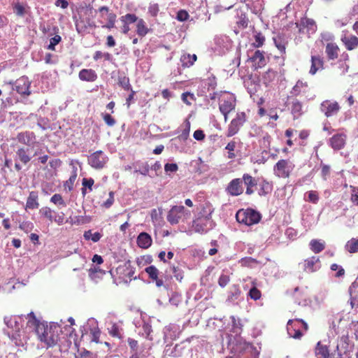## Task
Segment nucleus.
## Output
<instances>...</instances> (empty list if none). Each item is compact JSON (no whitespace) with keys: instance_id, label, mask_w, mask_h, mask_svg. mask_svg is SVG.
<instances>
[{"instance_id":"49530a36","label":"nucleus","mask_w":358,"mask_h":358,"mask_svg":"<svg viewBox=\"0 0 358 358\" xmlns=\"http://www.w3.org/2000/svg\"><path fill=\"white\" fill-rule=\"evenodd\" d=\"M274 43L276 46V48L278 49V50L281 53L285 52V46H286V41L285 38L280 36H278L275 38H273Z\"/></svg>"},{"instance_id":"0eeeda50","label":"nucleus","mask_w":358,"mask_h":358,"mask_svg":"<svg viewBox=\"0 0 358 358\" xmlns=\"http://www.w3.org/2000/svg\"><path fill=\"white\" fill-rule=\"evenodd\" d=\"M133 322L138 334L149 338V336L152 331L150 318L146 315L140 313L134 318ZM150 339L151 338H150Z\"/></svg>"},{"instance_id":"58836bf2","label":"nucleus","mask_w":358,"mask_h":358,"mask_svg":"<svg viewBox=\"0 0 358 358\" xmlns=\"http://www.w3.org/2000/svg\"><path fill=\"white\" fill-rule=\"evenodd\" d=\"M196 60V55L184 54L180 57L182 66L184 67H189L192 66Z\"/></svg>"},{"instance_id":"6e6552de","label":"nucleus","mask_w":358,"mask_h":358,"mask_svg":"<svg viewBox=\"0 0 358 358\" xmlns=\"http://www.w3.org/2000/svg\"><path fill=\"white\" fill-rule=\"evenodd\" d=\"M133 322L138 334L149 338V336L152 331L150 318L146 315L140 313L134 318ZM150 339L151 338H150Z\"/></svg>"},{"instance_id":"2f4dec72","label":"nucleus","mask_w":358,"mask_h":358,"mask_svg":"<svg viewBox=\"0 0 358 358\" xmlns=\"http://www.w3.org/2000/svg\"><path fill=\"white\" fill-rule=\"evenodd\" d=\"M39 206L38 202V193L32 191L29 193L26 203V208L36 209Z\"/></svg>"},{"instance_id":"f704fd0d","label":"nucleus","mask_w":358,"mask_h":358,"mask_svg":"<svg viewBox=\"0 0 358 358\" xmlns=\"http://www.w3.org/2000/svg\"><path fill=\"white\" fill-rule=\"evenodd\" d=\"M342 41L349 50H354L358 46V38L355 36H345Z\"/></svg>"},{"instance_id":"680f3d73","label":"nucleus","mask_w":358,"mask_h":358,"mask_svg":"<svg viewBox=\"0 0 358 358\" xmlns=\"http://www.w3.org/2000/svg\"><path fill=\"white\" fill-rule=\"evenodd\" d=\"M239 262L243 266H250V267H252L255 264H256L257 263V260L252 257L243 258L240 260Z\"/></svg>"},{"instance_id":"f3484780","label":"nucleus","mask_w":358,"mask_h":358,"mask_svg":"<svg viewBox=\"0 0 358 358\" xmlns=\"http://www.w3.org/2000/svg\"><path fill=\"white\" fill-rule=\"evenodd\" d=\"M340 106L338 102L330 100H325L320 105L321 111L326 117H329L337 115L340 110Z\"/></svg>"},{"instance_id":"3c124183","label":"nucleus","mask_w":358,"mask_h":358,"mask_svg":"<svg viewBox=\"0 0 358 358\" xmlns=\"http://www.w3.org/2000/svg\"><path fill=\"white\" fill-rule=\"evenodd\" d=\"M145 271L152 280L158 278L159 271L155 266H149L145 268Z\"/></svg>"},{"instance_id":"7ed1b4c3","label":"nucleus","mask_w":358,"mask_h":358,"mask_svg":"<svg viewBox=\"0 0 358 358\" xmlns=\"http://www.w3.org/2000/svg\"><path fill=\"white\" fill-rule=\"evenodd\" d=\"M233 356L227 358H257L258 351L249 343L241 339L238 340L231 347Z\"/></svg>"},{"instance_id":"2eb2a0df","label":"nucleus","mask_w":358,"mask_h":358,"mask_svg":"<svg viewBox=\"0 0 358 358\" xmlns=\"http://www.w3.org/2000/svg\"><path fill=\"white\" fill-rule=\"evenodd\" d=\"M9 84L13 86V90H15L22 95H29L31 94L29 90L30 82L27 77L22 76L15 82L10 81Z\"/></svg>"},{"instance_id":"e433bc0d","label":"nucleus","mask_w":358,"mask_h":358,"mask_svg":"<svg viewBox=\"0 0 358 358\" xmlns=\"http://www.w3.org/2000/svg\"><path fill=\"white\" fill-rule=\"evenodd\" d=\"M308 88L306 83H303L301 80H298L296 85L293 87L291 94L293 96H298L302 92H306Z\"/></svg>"},{"instance_id":"b1692460","label":"nucleus","mask_w":358,"mask_h":358,"mask_svg":"<svg viewBox=\"0 0 358 358\" xmlns=\"http://www.w3.org/2000/svg\"><path fill=\"white\" fill-rule=\"evenodd\" d=\"M346 142V135L341 133L334 135L329 139V144L334 150H338L342 149Z\"/></svg>"},{"instance_id":"bf43d9fd","label":"nucleus","mask_w":358,"mask_h":358,"mask_svg":"<svg viewBox=\"0 0 358 358\" xmlns=\"http://www.w3.org/2000/svg\"><path fill=\"white\" fill-rule=\"evenodd\" d=\"M50 201L56 205L66 206V203L64 202L62 195L59 194H55L51 197Z\"/></svg>"},{"instance_id":"ddd939ff","label":"nucleus","mask_w":358,"mask_h":358,"mask_svg":"<svg viewBox=\"0 0 358 358\" xmlns=\"http://www.w3.org/2000/svg\"><path fill=\"white\" fill-rule=\"evenodd\" d=\"M108 162V157L101 150L94 152L88 157V164L96 169H103Z\"/></svg>"},{"instance_id":"0e129e2a","label":"nucleus","mask_w":358,"mask_h":358,"mask_svg":"<svg viewBox=\"0 0 358 358\" xmlns=\"http://www.w3.org/2000/svg\"><path fill=\"white\" fill-rule=\"evenodd\" d=\"M231 320L232 322L234 332L236 333V334H240L241 330V324L240 320L238 319L236 320L234 316H231Z\"/></svg>"},{"instance_id":"09e8293b","label":"nucleus","mask_w":358,"mask_h":358,"mask_svg":"<svg viewBox=\"0 0 358 358\" xmlns=\"http://www.w3.org/2000/svg\"><path fill=\"white\" fill-rule=\"evenodd\" d=\"M252 287L250 289L248 292V296L253 300L256 301L261 298V292L256 287L255 284L253 281H252Z\"/></svg>"},{"instance_id":"de8ad7c7","label":"nucleus","mask_w":358,"mask_h":358,"mask_svg":"<svg viewBox=\"0 0 358 358\" xmlns=\"http://www.w3.org/2000/svg\"><path fill=\"white\" fill-rule=\"evenodd\" d=\"M259 186H260V189H259V194L260 195L267 194L272 191L271 184L266 180H263L259 184Z\"/></svg>"},{"instance_id":"e2e57ef3","label":"nucleus","mask_w":358,"mask_h":358,"mask_svg":"<svg viewBox=\"0 0 358 358\" xmlns=\"http://www.w3.org/2000/svg\"><path fill=\"white\" fill-rule=\"evenodd\" d=\"M61 39L62 38L59 35H55L54 37L51 38L50 40V44L48 46V49L55 50V45L61 41Z\"/></svg>"},{"instance_id":"412c9836","label":"nucleus","mask_w":358,"mask_h":358,"mask_svg":"<svg viewBox=\"0 0 358 358\" xmlns=\"http://www.w3.org/2000/svg\"><path fill=\"white\" fill-rule=\"evenodd\" d=\"M296 27L300 32H306L308 34L315 32L316 30L315 22L306 17L302 18L299 23H296Z\"/></svg>"},{"instance_id":"6e6d98bb","label":"nucleus","mask_w":358,"mask_h":358,"mask_svg":"<svg viewBox=\"0 0 358 358\" xmlns=\"http://www.w3.org/2000/svg\"><path fill=\"white\" fill-rule=\"evenodd\" d=\"M120 20L123 23L131 24L138 21V17L134 14H127L121 17Z\"/></svg>"},{"instance_id":"6ab92c4d","label":"nucleus","mask_w":358,"mask_h":358,"mask_svg":"<svg viewBox=\"0 0 358 358\" xmlns=\"http://www.w3.org/2000/svg\"><path fill=\"white\" fill-rule=\"evenodd\" d=\"M182 331L180 326L176 324H170L164 329V340L166 342L178 338Z\"/></svg>"},{"instance_id":"423d86ee","label":"nucleus","mask_w":358,"mask_h":358,"mask_svg":"<svg viewBox=\"0 0 358 358\" xmlns=\"http://www.w3.org/2000/svg\"><path fill=\"white\" fill-rule=\"evenodd\" d=\"M190 217V211L186 210L182 206H173L167 215L168 222L173 225L179 223L180 222H184Z\"/></svg>"},{"instance_id":"774afa93","label":"nucleus","mask_w":358,"mask_h":358,"mask_svg":"<svg viewBox=\"0 0 358 358\" xmlns=\"http://www.w3.org/2000/svg\"><path fill=\"white\" fill-rule=\"evenodd\" d=\"M302 106L299 101L292 103V112L294 116L299 115L301 114Z\"/></svg>"},{"instance_id":"9d476101","label":"nucleus","mask_w":358,"mask_h":358,"mask_svg":"<svg viewBox=\"0 0 358 358\" xmlns=\"http://www.w3.org/2000/svg\"><path fill=\"white\" fill-rule=\"evenodd\" d=\"M294 168V164L287 159H280L274 166L273 171L279 178H288Z\"/></svg>"},{"instance_id":"a211bd4d","label":"nucleus","mask_w":358,"mask_h":358,"mask_svg":"<svg viewBox=\"0 0 358 358\" xmlns=\"http://www.w3.org/2000/svg\"><path fill=\"white\" fill-rule=\"evenodd\" d=\"M24 317V322L26 321L27 324L26 327L24 328L27 331V334L28 335L29 331H35L37 334V329L40 325L44 324L45 322H40L36 319L34 313L33 312L29 313L27 315H23Z\"/></svg>"},{"instance_id":"f257e3e1","label":"nucleus","mask_w":358,"mask_h":358,"mask_svg":"<svg viewBox=\"0 0 358 358\" xmlns=\"http://www.w3.org/2000/svg\"><path fill=\"white\" fill-rule=\"evenodd\" d=\"M4 323L8 327L6 334L17 346H24L29 338L26 330L24 329L23 315L6 316Z\"/></svg>"},{"instance_id":"dca6fc26","label":"nucleus","mask_w":358,"mask_h":358,"mask_svg":"<svg viewBox=\"0 0 358 358\" xmlns=\"http://www.w3.org/2000/svg\"><path fill=\"white\" fill-rule=\"evenodd\" d=\"M117 274L119 278L127 283L131 280L134 274V268L130 265L129 263H125L123 265L119 266L116 269ZM136 278V277H134Z\"/></svg>"},{"instance_id":"37998d69","label":"nucleus","mask_w":358,"mask_h":358,"mask_svg":"<svg viewBox=\"0 0 358 358\" xmlns=\"http://www.w3.org/2000/svg\"><path fill=\"white\" fill-rule=\"evenodd\" d=\"M83 237L87 241H92L94 243L98 242L102 237V234L99 232L92 233L91 230L85 231Z\"/></svg>"},{"instance_id":"7c9ffc66","label":"nucleus","mask_w":358,"mask_h":358,"mask_svg":"<svg viewBox=\"0 0 358 358\" xmlns=\"http://www.w3.org/2000/svg\"><path fill=\"white\" fill-rule=\"evenodd\" d=\"M245 2L255 14H259L264 8L263 0H245Z\"/></svg>"},{"instance_id":"4be33fe9","label":"nucleus","mask_w":358,"mask_h":358,"mask_svg":"<svg viewBox=\"0 0 358 358\" xmlns=\"http://www.w3.org/2000/svg\"><path fill=\"white\" fill-rule=\"evenodd\" d=\"M320 268V262L317 257L306 259L303 263V269L307 273H313Z\"/></svg>"},{"instance_id":"8fccbe9b","label":"nucleus","mask_w":358,"mask_h":358,"mask_svg":"<svg viewBox=\"0 0 358 358\" xmlns=\"http://www.w3.org/2000/svg\"><path fill=\"white\" fill-rule=\"evenodd\" d=\"M242 180L246 187H255L257 185V180L248 173H245L243 176Z\"/></svg>"},{"instance_id":"a18cd8bd","label":"nucleus","mask_w":358,"mask_h":358,"mask_svg":"<svg viewBox=\"0 0 358 358\" xmlns=\"http://www.w3.org/2000/svg\"><path fill=\"white\" fill-rule=\"evenodd\" d=\"M319 199L317 192L313 190L307 192L304 195V199L313 203H317Z\"/></svg>"},{"instance_id":"4468645a","label":"nucleus","mask_w":358,"mask_h":358,"mask_svg":"<svg viewBox=\"0 0 358 358\" xmlns=\"http://www.w3.org/2000/svg\"><path fill=\"white\" fill-rule=\"evenodd\" d=\"M245 122V115L244 113H238L235 118H234L230 122L227 136L231 137L238 133L240 128L243 126Z\"/></svg>"},{"instance_id":"603ef678","label":"nucleus","mask_w":358,"mask_h":358,"mask_svg":"<svg viewBox=\"0 0 358 358\" xmlns=\"http://www.w3.org/2000/svg\"><path fill=\"white\" fill-rule=\"evenodd\" d=\"M182 301V296L178 293H173L169 298V303L177 307Z\"/></svg>"},{"instance_id":"c85d7f7f","label":"nucleus","mask_w":358,"mask_h":358,"mask_svg":"<svg viewBox=\"0 0 358 358\" xmlns=\"http://www.w3.org/2000/svg\"><path fill=\"white\" fill-rule=\"evenodd\" d=\"M323 69V61L317 56L311 57V66L309 73L315 75L317 71Z\"/></svg>"},{"instance_id":"c756f323","label":"nucleus","mask_w":358,"mask_h":358,"mask_svg":"<svg viewBox=\"0 0 358 358\" xmlns=\"http://www.w3.org/2000/svg\"><path fill=\"white\" fill-rule=\"evenodd\" d=\"M117 75L118 85L124 90H131L129 77H127L124 72L121 71H117Z\"/></svg>"},{"instance_id":"13d9d810","label":"nucleus","mask_w":358,"mask_h":358,"mask_svg":"<svg viewBox=\"0 0 358 358\" xmlns=\"http://www.w3.org/2000/svg\"><path fill=\"white\" fill-rule=\"evenodd\" d=\"M229 274L223 272L219 278L218 284L220 287H224L229 283Z\"/></svg>"},{"instance_id":"5fc2aeb1","label":"nucleus","mask_w":358,"mask_h":358,"mask_svg":"<svg viewBox=\"0 0 358 358\" xmlns=\"http://www.w3.org/2000/svg\"><path fill=\"white\" fill-rule=\"evenodd\" d=\"M115 20H116L115 14H114L113 13H108V15H107L108 23L105 25H102V27L107 28V29H111V28L114 27Z\"/></svg>"},{"instance_id":"20e7f679","label":"nucleus","mask_w":358,"mask_h":358,"mask_svg":"<svg viewBox=\"0 0 358 358\" xmlns=\"http://www.w3.org/2000/svg\"><path fill=\"white\" fill-rule=\"evenodd\" d=\"M219 108L224 117V121L228 120V114L236 107V97L234 94L228 92H221L219 97Z\"/></svg>"},{"instance_id":"f03ea898","label":"nucleus","mask_w":358,"mask_h":358,"mask_svg":"<svg viewBox=\"0 0 358 358\" xmlns=\"http://www.w3.org/2000/svg\"><path fill=\"white\" fill-rule=\"evenodd\" d=\"M59 331L60 327L57 324L48 325L47 322H44V324L38 327L37 336L47 347H52L57 343Z\"/></svg>"},{"instance_id":"c03bdc74","label":"nucleus","mask_w":358,"mask_h":358,"mask_svg":"<svg viewBox=\"0 0 358 358\" xmlns=\"http://www.w3.org/2000/svg\"><path fill=\"white\" fill-rule=\"evenodd\" d=\"M77 178V168L76 166H73V171L71 173V176L69 178L68 180L66 181L64 183V187L65 189H68L69 191H71L73 189L74 182Z\"/></svg>"},{"instance_id":"f8f14e48","label":"nucleus","mask_w":358,"mask_h":358,"mask_svg":"<svg viewBox=\"0 0 358 358\" xmlns=\"http://www.w3.org/2000/svg\"><path fill=\"white\" fill-rule=\"evenodd\" d=\"M190 350L189 346H187L186 342L177 344L172 348L171 345H166L164 351V357H180L185 352Z\"/></svg>"},{"instance_id":"1a4fd4ad","label":"nucleus","mask_w":358,"mask_h":358,"mask_svg":"<svg viewBox=\"0 0 358 358\" xmlns=\"http://www.w3.org/2000/svg\"><path fill=\"white\" fill-rule=\"evenodd\" d=\"M301 327H303L305 331L308 329V324L303 320H289L287 322V330L290 337L300 338L302 336Z\"/></svg>"},{"instance_id":"a19ab883","label":"nucleus","mask_w":358,"mask_h":358,"mask_svg":"<svg viewBox=\"0 0 358 358\" xmlns=\"http://www.w3.org/2000/svg\"><path fill=\"white\" fill-rule=\"evenodd\" d=\"M136 32L140 36H144L148 32V29L143 19H139L136 22Z\"/></svg>"},{"instance_id":"9b49d317","label":"nucleus","mask_w":358,"mask_h":358,"mask_svg":"<svg viewBox=\"0 0 358 358\" xmlns=\"http://www.w3.org/2000/svg\"><path fill=\"white\" fill-rule=\"evenodd\" d=\"M211 215L210 213L206 215H199L192 224V228L196 232L206 233L211 227Z\"/></svg>"},{"instance_id":"a878e982","label":"nucleus","mask_w":358,"mask_h":358,"mask_svg":"<svg viewBox=\"0 0 358 358\" xmlns=\"http://www.w3.org/2000/svg\"><path fill=\"white\" fill-rule=\"evenodd\" d=\"M136 242L139 248L143 249H148L151 246L152 239L148 233L141 232L138 236Z\"/></svg>"},{"instance_id":"79ce46f5","label":"nucleus","mask_w":358,"mask_h":358,"mask_svg":"<svg viewBox=\"0 0 358 358\" xmlns=\"http://www.w3.org/2000/svg\"><path fill=\"white\" fill-rule=\"evenodd\" d=\"M315 354L320 358H327L329 357V350L326 345H321L320 342L317 343Z\"/></svg>"},{"instance_id":"864d4df0","label":"nucleus","mask_w":358,"mask_h":358,"mask_svg":"<svg viewBox=\"0 0 358 358\" xmlns=\"http://www.w3.org/2000/svg\"><path fill=\"white\" fill-rule=\"evenodd\" d=\"M94 325L92 328L90 329V334L92 336V341L96 343L99 342V338L100 336V331L96 324V322H94Z\"/></svg>"},{"instance_id":"69168bd1","label":"nucleus","mask_w":358,"mask_h":358,"mask_svg":"<svg viewBox=\"0 0 358 358\" xmlns=\"http://www.w3.org/2000/svg\"><path fill=\"white\" fill-rule=\"evenodd\" d=\"M101 115H102V117H103L105 123L108 126L113 127L115 124V123H116L115 120L110 114L102 113Z\"/></svg>"},{"instance_id":"72a5a7b5","label":"nucleus","mask_w":358,"mask_h":358,"mask_svg":"<svg viewBox=\"0 0 358 358\" xmlns=\"http://www.w3.org/2000/svg\"><path fill=\"white\" fill-rule=\"evenodd\" d=\"M310 249L314 253L322 252L325 248V242L320 239H313L309 243Z\"/></svg>"},{"instance_id":"39448f33","label":"nucleus","mask_w":358,"mask_h":358,"mask_svg":"<svg viewBox=\"0 0 358 358\" xmlns=\"http://www.w3.org/2000/svg\"><path fill=\"white\" fill-rule=\"evenodd\" d=\"M236 218L239 223L250 226L258 223L260 221L261 215L253 209H241L236 213Z\"/></svg>"},{"instance_id":"4d7b16f0","label":"nucleus","mask_w":358,"mask_h":358,"mask_svg":"<svg viewBox=\"0 0 358 358\" xmlns=\"http://www.w3.org/2000/svg\"><path fill=\"white\" fill-rule=\"evenodd\" d=\"M178 170V166L176 163H166L164 165V171L167 175L176 173Z\"/></svg>"},{"instance_id":"393cba45","label":"nucleus","mask_w":358,"mask_h":358,"mask_svg":"<svg viewBox=\"0 0 358 358\" xmlns=\"http://www.w3.org/2000/svg\"><path fill=\"white\" fill-rule=\"evenodd\" d=\"M31 157L30 156V150L24 147H19L15 152V161L21 162L24 164H27L30 162Z\"/></svg>"},{"instance_id":"bb28decb","label":"nucleus","mask_w":358,"mask_h":358,"mask_svg":"<svg viewBox=\"0 0 358 358\" xmlns=\"http://www.w3.org/2000/svg\"><path fill=\"white\" fill-rule=\"evenodd\" d=\"M250 59L255 68H262L266 64L264 54L260 50H256L251 56H250Z\"/></svg>"},{"instance_id":"cd10ccee","label":"nucleus","mask_w":358,"mask_h":358,"mask_svg":"<svg viewBox=\"0 0 358 358\" xmlns=\"http://www.w3.org/2000/svg\"><path fill=\"white\" fill-rule=\"evenodd\" d=\"M79 78L83 81L93 82L96 80L97 75L92 69H82L79 72Z\"/></svg>"},{"instance_id":"aec40b11","label":"nucleus","mask_w":358,"mask_h":358,"mask_svg":"<svg viewBox=\"0 0 358 358\" xmlns=\"http://www.w3.org/2000/svg\"><path fill=\"white\" fill-rule=\"evenodd\" d=\"M243 180L241 178L233 179L228 185L226 191L231 196H238L243 192Z\"/></svg>"},{"instance_id":"052dcab7","label":"nucleus","mask_w":358,"mask_h":358,"mask_svg":"<svg viewBox=\"0 0 358 358\" xmlns=\"http://www.w3.org/2000/svg\"><path fill=\"white\" fill-rule=\"evenodd\" d=\"M44 61L48 64H55L58 62V57L50 53L45 54Z\"/></svg>"},{"instance_id":"4c0bfd02","label":"nucleus","mask_w":358,"mask_h":358,"mask_svg":"<svg viewBox=\"0 0 358 358\" xmlns=\"http://www.w3.org/2000/svg\"><path fill=\"white\" fill-rule=\"evenodd\" d=\"M135 172H138L143 176H147L150 171V166L148 162H136L134 163Z\"/></svg>"},{"instance_id":"ea45409f","label":"nucleus","mask_w":358,"mask_h":358,"mask_svg":"<svg viewBox=\"0 0 358 358\" xmlns=\"http://www.w3.org/2000/svg\"><path fill=\"white\" fill-rule=\"evenodd\" d=\"M345 248L350 253L358 252V238H352L349 240L346 243Z\"/></svg>"},{"instance_id":"473e14b6","label":"nucleus","mask_w":358,"mask_h":358,"mask_svg":"<svg viewBox=\"0 0 358 358\" xmlns=\"http://www.w3.org/2000/svg\"><path fill=\"white\" fill-rule=\"evenodd\" d=\"M339 48L338 45L333 43H327L325 52L329 59H335L338 57Z\"/></svg>"},{"instance_id":"c9c22d12","label":"nucleus","mask_w":358,"mask_h":358,"mask_svg":"<svg viewBox=\"0 0 358 358\" xmlns=\"http://www.w3.org/2000/svg\"><path fill=\"white\" fill-rule=\"evenodd\" d=\"M105 271L96 266H94V268H92L89 270L90 278L96 282H98V280L101 279L105 275Z\"/></svg>"},{"instance_id":"338daca9","label":"nucleus","mask_w":358,"mask_h":358,"mask_svg":"<svg viewBox=\"0 0 358 358\" xmlns=\"http://www.w3.org/2000/svg\"><path fill=\"white\" fill-rule=\"evenodd\" d=\"M40 213L50 221H53V211L48 207L42 208L40 210Z\"/></svg>"},{"instance_id":"5701e85b","label":"nucleus","mask_w":358,"mask_h":358,"mask_svg":"<svg viewBox=\"0 0 358 358\" xmlns=\"http://www.w3.org/2000/svg\"><path fill=\"white\" fill-rule=\"evenodd\" d=\"M16 139L19 143L31 147L36 143V136L33 132H20L17 135Z\"/></svg>"}]
</instances>
